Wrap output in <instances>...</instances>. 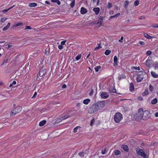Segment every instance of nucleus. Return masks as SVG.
I'll return each mask as SVG.
<instances>
[{
    "instance_id": "6e6552de",
    "label": "nucleus",
    "mask_w": 158,
    "mask_h": 158,
    "mask_svg": "<svg viewBox=\"0 0 158 158\" xmlns=\"http://www.w3.org/2000/svg\"><path fill=\"white\" fill-rule=\"evenodd\" d=\"M95 104L98 109L99 110L105 106L106 104V102L105 101H99Z\"/></svg>"
},
{
    "instance_id": "680f3d73",
    "label": "nucleus",
    "mask_w": 158,
    "mask_h": 158,
    "mask_svg": "<svg viewBox=\"0 0 158 158\" xmlns=\"http://www.w3.org/2000/svg\"><path fill=\"white\" fill-rule=\"evenodd\" d=\"M56 3H57L58 5H60L61 3L60 2L59 0H57L56 1Z\"/></svg>"
},
{
    "instance_id": "2f4dec72",
    "label": "nucleus",
    "mask_w": 158,
    "mask_h": 158,
    "mask_svg": "<svg viewBox=\"0 0 158 158\" xmlns=\"http://www.w3.org/2000/svg\"><path fill=\"white\" fill-rule=\"evenodd\" d=\"M81 54H79L76 57L75 59L77 61L80 59V58H81Z\"/></svg>"
},
{
    "instance_id": "a18cd8bd",
    "label": "nucleus",
    "mask_w": 158,
    "mask_h": 158,
    "mask_svg": "<svg viewBox=\"0 0 158 158\" xmlns=\"http://www.w3.org/2000/svg\"><path fill=\"white\" fill-rule=\"evenodd\" d=\"M94 118H93V119H92L91 120V122H90V126H92L94 123Z\"/></svg>"
},
{
    "instance_id": "20e7f679",
    "label": "nucleus",
    "mask_w": 158,
    "mask_h": 158,
    "mask_svg": "<svg viewBox=\"0 0 158 158\" xmlns=\"http://www.w3.org/2000/svg\"><path fill=\"white\" fill-rule=\"evenodd\" d=\"M22 108L20 106H17L14 108L10 112V115L11 116H14L20 112L22 110Z\"/></svg>"
},
{
    "instance_id": "c85d7f7f",
    "label": "nucleus",
    "mask_w": 158,
    "mask_h": 158,
    "mask_svg": "<svg viewBox=\"0 0 158 158\" xmlns=\"http://www.w3.org/2000/svg\"><path fill=\"white\" fill-rule=\"evenodd\" d=\"M37 6V4L35 2H32L30 3L29 4V6L30 7H35Z\"/></svg>"
},
{
    "instance_id": "0e129e2a",
    "label": "nucleus",
    "mask_w": 158,
    "mask_h": 158,
    "mask_svg": "<svg viewBox=\"0 0 158 158\" xmlns=\"http://www.w3.org/2000/svg\"><path fill=\"white\" fill-rule=\"evenodd\" d=\"M145 19V17L143 16H140L139 18V19Z\"/></svg>"
},
{
    "instance_id": "49530a36",
    "label": "nucleus",
    "mask_w": 158,
    "mask_h": 158,
    "mask_svg": "<svg viewBox=\"0 0 158 158\" xmlns=\"http://www.w3.org/2000/svg\"><path fill=\"white\" fill-rule=\"evenodd\" d=\"M129 3V2L128 1H126L125 2L124 4L125 5V7H126L127 6H128V5Z\"/></svg>"
},
{
    "instance_id": "052dcab7",
    "label": "nucleus",
    "mask_w": 158,
    "mask_h": 158,
    "mask_svg": "<svg viewBox=\"0 0 158 158\" xmlns=\"http://www.w3.org/2000/svg\"><path fill=\"white\" fill-rule=\"evenodd\" d=\"M66 42V41H62L61 42V45H64L65 44V43Z\"/></svg>"
},
{
    "instance_id": "7ed1b4c3",
    "label": "nucleus",
    "mask_w": 158,
    "mask_h": 158,
    "mask_svg": "<svg viewBox=\"0 0 158 158\" xmlns=\"http://www.w3.org/2000/svg\"><path fill=\"white\" fill-rule=\"evenodd\" d=\"M98 110L96 104H93L88 109V113L90 114H93L97 111Z\"/></svg>"
},
{
    "instance_id": "774afa93",
    "label": "nucleus",
    "mask_w": 158,
    "mask_h": 158,
    "mask_svg": "<svg viewBox=\"0 0 158 158\" xmlns=\"http://www.w3.org/2000/svg\"><path fill=\"white\" fill-rule=\"evenodd\" d=\"M114 13V12L112 10V11H111L110 12H109V14L110 15H112V14H113Z\"/></svg>"
},
{
    "instance_id": "aec40b11",
    "label": "nucleus",
    "mask_w": 158,
    "mask_h": 158,
    "mask_svg": "<svg viewBox=\"0 0 158 158\" xmlns=\"http://www.w3.org/2000/svg\"><path fill=\"white\" fill-rule=\"evenodd\" d=\"M118 59L116 56H115L114 58V66H116L117 65Z\"/></svg>"
},
{
    "instance_id": "473e14b6",
    "label": "nucleus",
    "mask_w": 158,
    "mask_h": 158,
    "mask_svg": "<svg viewBox=\"0 0 158 158\" xmlns=\"http://www.w3.org/2000/svg\"><path fill=\"white\" fill-rule=\"evenodd\" d=\"M75 4V0H72V2L70 4V6L71 7H73Z\"/></svg>"
},
{
    "instance_id": "6ab92c4d",
    "label": "nucleus",
    "mask_w": 158,
    "mask_h": 158,
    "mask_svg": "<svg viewBox=\"0 0 158 158\" xmlns=\"http://www.w3.org/2000/svg\"><path fill=\"white\" fill-rule=\"evenodd\" d=\"M129 89L131 92H132L134 89V87L133 84L132 82L130 83Z\"/></svg>"
},
{
    "instance_id": "423d86ee",
    "label": "nucleus",
    "mask_w": 158,
    "mask_h": 158,
    "mask_svg": "<svg viewBox=\"0 0 158 158\" xmlns=\"http://www.w3.org/2000/svg\"><path fill=\"white\" fill-rule=\"evenodd\" d=\"M153 62L152 59V58L151 56H149L147 60L146 61L145 64L147 67L149 69L151 68L152 67V63Z\"/></svg>"
},
{
    "instance_id": "9b49d317",
    "label": "nucleus",
    "mask_w": 158,
    "mask_h": 158,
    "mask_svg": "<svg viewBox=\"0 0 158 158\" xmlns=\"http://www.w3.org/2000/svg\"><path fill=\"white\" fill-rule=\"evenodd\" d=\"M100 96L103 98L106 99L109 97V94L107 92H103L101 93Z\"/></svg>"
},
{
    "instance_id": "72a5a7b5",
    "label": "nucleus",
    "mask_w": 158,
    "mask_h": 158,
    "mask_svg": "<svg viewBox=\"0 0 158 158\" xmlns=\"http://www.w3.org/2000/svg\"><path fill=\"white\" fill-rule=\"evenodd\" d=\"M139 4V0H136V1H135L134 2V5L135 6H136Z\"/></svg>"
},
{
    "instance_id": "f03ea898",
    "label": "nucleus",
    "mask_w": 158,
    "mask_h": 158,
    "mask_svg": "<svg viewBox=\"0 0 158 158\" xmlns=\"http://www.w3.org/2000/svg\"><path fill=\"white\" fill-rule=\"evenodd\" d=\"M123 116L120 112L116 113L114 116V120L115 123H118L123 119Z\"/></svg>"
},
{
    "instance_id": "09e8293b",
    "label": "nucleus",
    "mask_w": 158,
    "mask_h": 158,
    "mask_svg": "<svg viewBox=\"0 0 158 158\" xmlns=\"http://www.w3.org/2000/svg\"><path fill=\"white\" fill-rule=\"evenodd\" d=\"M81 104H82L80 103H77V104L76 105V107H79L80 108L81 107Z\"/></svg>"
},
{
    "instance_id": "3c124183",
    "label": "nucleus",
    "mask_w": 158,
    "mask_h": 158,
    "mask_svg": "<svg viewBox=\"0 0 158 158\" xmlns=\"http://www.w3.org/2000/svg\"><path fill=\"white\" fill-rule=\"evenodd\" d=\"M37 92H35L33 95V96L31 97V98H35L36 96L37 95Z\"/></svg>"
},
{
    "instance_id": "bf43d9fd",
    "label": "nucleus",
    "mask_w": 158,
    "mask_h": 158,
    "mask_svg": "<svg viewBox=\"0 0 158 158\" xmlns=\"http://www.w3.org/2000/svg\"><path fill=\"white\" fill-rule=\"evenodd\" d=\"M120 15V13H117L116 15H114L115 18L119 16Z\"/></svg>"
},
{
    "instance_id": "5fc2aeb1",
    "label": "nucleus",
    "mask_w": 158,
    "mask_h": 158,
    "mask_svg": "<svg viewBox=\"0 0 158 158\" xmlns=\"http://www.w3.org/2000/svg\"><path fill=\"white\" fill-rule=\"evenodd\" d=\"M58 48L60 49H62L63 48V47L61 45H59L58 46Z\"/></svg>"
},
{
    "instance_id": "864d4df0",
    "label": "nucleus",
    "mask_w": 158,
    "mask_h": 158,
    "mask_svg": "<svg viewBox=\"0 0 158 158\" xmlns=\"http://www.w3.org/2000/svg\"><path fill=\"white\" fill-rule=\"evenodd\" d=\"M31 29V27L29 26H26V27L25 29H26V30L27 29Z\"/></svg>"
},
{
    "instance_id": "338daca9",
    "label": "nucleus",
    "mask_w": 158,
    "mask_h": 158,
    "mask_svg": "<svg viewBox=\"0 0 158 158\" xmlns=\"http://www.w3.org/2000/svg\"><path fill=\"white\" fill-rule=\"evenodd\" d=\"M16 82L15 81H13L12 82V85H15L16 84Z\"/></svg>"
},
{
    "instance_id": "4d7b16f0",
    "label": "nucleus",
    "mask_w": 158,
    "mask_h": 158,
    "mask_svg": "<svg viewBox=\"0 0 158 158\" xmlns=\"http://www.w3.org/2000/svg\"><path fill=\"white\" fill-rule=\"evenodd\" d=\"M123 36H122L120 38V39L118 41L119 42H123Z\"/></svg>"
},
{
    "instance_id": "37998d69",
    "label": "nucleus",
    "mask_w": 158,
    "mask_h": 158,
    "mask_svg": "<svg viewBox=\"0 0 158 158\" xmlns=\"http://www.w3.org/2000/svg\"><path fill=\"white\" fill-rule=\"evenodd\" d=\"M108 6V8L109 9H110V8H111V7H112V5L111 3L109 2L108 3V6Z\"/></svg>"
},
{
    "instance_id": "603ef678",
    "label": "nucleus",
    "mask_w": 158,
    "mask_h": 158,
    "mask_svg": "<svg viewBox=\"0 0 158 158\" xmlns=\"http://www.w3.org/2000/svg\"><path fill=\"white\" fill-rule=\"evenodd\" d=\"M138 99L139 101H142L143 100V98L141 96H139L138 97Z\"/></svg>"
},
{
    "instance_id": "de8ad7c7",
    "label": "nucleus",
    "mask_w": 158,
    "mask_h": 158,
    "mask_svg": "<svg viewBox=\"0 0 158 158\" xmlns=\"http://www.w3.org/2000/svg\"><path fill=\"white\" fill-rule=\"evenodd\" d=\"M101 47L100 46V44H98V47H96L95 48L94 50H97L100 48H101Z\"/></svg>"
},
{
    "instance_id": "4be33fe9",
    "label": "nucleus",
    "mask_w": 158,
    "mask_h": 158,
    "mask_svg": "<svg viewBox=\"0 0 158 158\" xmlns=\"http://www.w3.org/2000/svg\"><path fill=\"white\" fill-rule=\"evenodd\" d=\"M8 59L7 58H6L2 61V63L1 64V66L5 65L7 63Z\"/></svg>"
},
{
    "instance_id": "a19ab883",
    "label": "nucleus",
    "mask_w": 158,
    "mask_h": 158,
    "mask_svg": "<svg viewBox=\"0 0 158 158\" xmlns=\"http://www.w3.org/2000/svg\"><path fill=\"white\" fill-rule=\"evenodd\" d=\"M154 89L153 87L151 85H150L149 86V89L150 91H152Z\"/></svg>"
},
{
    "instance_id": "ddd939ff",
    "label": "nucleus",
    "mask_w": 158,
    "mask_h": 158,
    "mask_svg": "<svg viewBox=\"0 0 158 158\" xmlns=\"http://www.w3.org/2000/svg\"><path fill=\"white\" fill-rule=\"evenodd\" d=\"M152 67H153L155 69H158V61H156L152 63Z\"/></svg>"
},
{
    "instance_id": "8fccbe9b",
    "label": "nucleus",
    "mask_w": 158,
    "mask_h": 158,
    "mask_svg": "<svg viewBox=\"0 0 158 158\" xmlns=\"http://www.w3.org/2000/svg\"><path fill=\"white\" fill-rule=\"evenodd\" d=\"M6 20V18H1V22H2L3 23L4 21H5Z\"/></svg>"
},
{
    "instance_id": "f704fd0d",
    "label": "nucleus",
    "mask_w": 158,
    "mask_h": 158,
    "mask_svg": "<svg viewBox=\"0 0 158 158\" xmlns=\"http://www.w3.org/2000/svg\"><path fill=\"white\" fill-rule=\"evenodd\" d=\"M70 116L68 115H66L64 116H62L61 117V118L62 119H64L67 118H68L70 117Z\"/></svg>"
},
{
    "instance_id": "e2e57ef3",
    "label": "nucleus",
    "mask_w": 158,
    "mask_h": 158,
    "mask_svg": "<svg viewBox=\"0 0 158 158\" xmlns=\"http://www.w3.org/2000/svg\"><path fill=\"white\" fill-rule=\"evenodd\" d=\"M9 10V9L8 8V9H5V10H3V11H2V12H4V13H5V12H7Z\"/></svg>"
},
{
    "instance_id": "c03bdc74",
    "label": "nucleus",
    "mask_w": 158,
    "mask_h": 158,
    "mask_svg": "<svg viewBox=\"0 0 158 158\" xmlns=\"http://www.w3.org/2000/svg\"><path fill=\"white\" fill-rule=\"evenodd\" d=\"M152 27L155 28H158V24H155L152 25Z\"/></svg>"
},
{
    "instance_id": "ea45409f",
    "label": "nucleus",
    "mask_w": 158,
    "mask_h": 158,
    "mask_svg": "<svg viewBox=\"0 0 158 158\" xmlns=\"http://www.w3.org/2000/svg\"><path fill=\"white\" fill-rule=\"evenodd\" d=\"M94 93V89H92L89 92V95L90 96H92L93 95Z\"/></svg>"
},
{
    "instance_id": "13d9d810",
    "label": "nucleus",
    "mask_w": 158,
    "mask_h": 158,
    "mask_svg": "<svg viewBox=\"0 0 158 158\" xmlns=\"http://www.w3.org/2000/svg\"><path fill=\"white\" fill-rule=\"evenodd\" d=\"M139 44L141 45H143L144 44V43L143 41H140L139 42Z\"/></svg>"
},
{
    "instance_id": "a878e982",
    "label": "nucleus",
    "mask_w": 158,
    "mask_h": 158,
    "mask_svg": "<svg viewBox=\"0 0 158 158\" xmlns=\"http://www.w3.org/2000/svg\"><path fill=\"white\" fill-rule=\"evenodd\" d=\"M46 121L45 120H43L40 122L39 123V125L40 126H42L44 125L46 123Z\"/></svg>"
},
{
    "instance_id": "6e6d98bb",
    "label": "nucleus",
    "mask_w": 158,
    "mask_h": 158,
    "mask_svg": "<svg viewBox=\"0 0 158 158\" xmlns=\"http://www.w3.org/2000/svg\"><path fill=\"white\" fill-rule=\"evenodd\" d=\"M62 120H63V119H62L61 118H58L57 119L56 121V122L57 123H58L61 122Z\"/></svg>"
},
{
    "instance_id": "bb28decb",
    "label": "nucleus",
    "mask_w": 158,
    "mask_h": 158,
    "mask_svg": "<svg viewBox=\"0 0 158 158\" xmlns=\"http://www.w3.org/2000/svg\"><path fill=\"white\" fill-rule=\"evenodd\" d=\"M10 23H7V25L5 27L3 28V31H6V30H7L10 27Z\"/></svg>"
},
{
    "instance_id": "39448f33",
    "label": "nucleus",
    "mask_w": 158,
    "mask_h": 158,
    "mask_svg": "<svg viewBox=\"0 0 158 158\" xmlns=\"http://www.w3.org/2000/svg\"><path fill=\"white\" fill-rule=\"evenodd\" d=\"M136 151L138 155L144 158L147 157L145 152L143 149L137 148H136Z\"/></svg>"
},
{
    "instance_id": "5701e85b",
    "label": "nucleus",
    "mask_w": 158,
    "mask_h": 158,
    "mask_svg": "<svg viewBox=\"0 0 158 158\" xmlns=\"http://www.w3.org/2000/svg\"><path fill=\"white\" fill-rule=\"evenodd\" d=\"M123 150L126 152H128L129 150L128 147L127 146L123 145L122 147Z\"/></svg>"
},
{
    "instance_id": "412c9836",
    "label": "nucleus",
    "mask_w": 158,
    "mask_h": 158,
    "mask_svg": "<svg viewBox=\"0 0 158 158\" xmlns=\"http://www.w3.org/2000/svg\"><path fill=\"white\" fill-rule=\"evenodd\" d=\"M144 36L146 37V38L148 39H150L152 38H153L154 37L148 35V34L146 33H144Z\"/></svg>"
},
{
    "instance_id": "c9c22d12",
    "label": "nucleus",
    "mask_w": 158,
    "mask_h": 158,
    "mask_svg": "<svg viewBox=\"0 0 158 158\" xmlns=\"http://www.w3.org/2000/svg\"><path fill=\"white\" fill-rule=\"evenodd\" d=\"M111 52V51L109 50H106L105 52V54L106 55H109Z\"/></svg>"
},
{
    "instance_id": "f3484780",
    "label": "nucleus",
    "mask_w": 158,
    "mask_h": 158,
    "mask_svg": "<svg viewBox=\"0 0 158 158\" xmlns=\"http://www.w3.org/2000/svg\"><path fill=\"white\" fill-rule=\"evenodd\" d=\"M91 100L89 98H86L84 99L83 101V103L86 105L88 104L90 102Z\"/></svg>"
},
{
    "instance_id": "393cba45",
    "label": "nucleus",
    "mask_w": 158,
    "mask_h": 158,
    "mask_svg": "<svg viewBox=\"0 0 158 158\" xmlns=\"http://www.w3.org/2000/svg\"><path fill=\"white\" fill-rule=\"evenodd\" d=\"M158 100L156 98H154L151 101V103L152 105H155L157 103Z\"/></svg>"
},
{
    "instance_id": "2eb2a0df",
    "label": "nucleus",
    "mask_w": 158,
    "mask_h": 158,
    "mask_svg": "<svg viewBox=\"0 0 158 158\" xmlns=\"http://www.w3.org/2000/svg\"><path fill=\"white\" fill-rule=\"evenodd\" d=\"M93 11L94 12L96 15H98L99 14L100 11V9L98 7H94L93 9Z\"/></svg>"
},
{
    "instance_id": "4c0bfd02",
    "label": "nucleus",
    "mask_w": 158,
    "mask_h": 158,
    "mask_svg": "<svg viewBox=\"0 0 158 158\" xmlns=\"http://www.w3.org/2000/svg\"><path fill=\"white\" fill-rule=\"evenodd\" d=\"M116 91V90L115 88L109 90V91L110 93H115Z\"/></svg>"
},
{
    "instance_id": "f8f14e48",
    "label": "nucleus",
    "mask_w": 158,
    "mask_h": 158,
    "mask_svg": "<svg viewBox=\"0 0 158 158\" xmlns=\"http://www.w3.org/2000/svg\"><path fill=\"white\" fill-rule=\"evenodd\" d=\"M103 19L104 18L102 16H100L99 17L98 23L99 24L100 26L102 25V23L103 21Z\"/></svg>"
},
{
    "instance_id": "69168bd1",
    "label": "nucleus",
    "mask_w": 158,
    "mask_h": 158,
    "mask_svg": "<svg viewBox=\"0 0 158 158\" xmlns=\"http://www.w3.org/2000/svg\"><path fill=\"white\" fill-rule=\"evenodd\" d=\"M66 87V85L65 84H64L62 85V88H65Z\"/></svg>"
},
{
    "instance_id": "a211bd4d",
    "label": "nucleus",
    "mask_w": 158,
    "mask_h": 158,
    "mask_svg": "<svg viewBox=\"0 0 158 158\" xmlns=\"http://www.w3.org/2000/svg\"><path fill=\"white\" fill-rule=\"evenodd\" d=\"M151 74L152 77L154 78H157L158 77V74L156 73L153 71L151 72Z\"/></svg>"
},
{
    "instance_id": "1a4fd4ad",
    "label": "nucleus",
    "mask_w": 158,
    "mask_h": 158,
    "mask_svg": "<svg viewBox=\"0 0 158 158\" xmlns=\"http://www.w3.org/2000/svg\"><path fill=\"white\" fill-rule=\"evenodd\" d=\"M150 112L148 110H145L143 111L142 113V116L143 120H146L149 118L150 117Z\"/></svg>"
},
{
    "instance_id": "f257e3e1",
    "label": "nucleus",
    "mask_w": 158,
    "mask_h": 158,
    "mask_svg": "<svg viewBox=\"0 0 158 158\" xmlns=\"http://www.w3.org/2000/svg\"><path fill=\"white\" fill-rule=\"evenodd\" d=\"M143 111V109L142 108H139L138 110V112L134 115V118L136 120H143V117H142Z\"/></svg>"
},
{
    "instance_id": "cd10ccee",
    "label": "nucleus",
    "mask_w": 158,
    "mask_h": 158,
    "mask_svg": "<svg viewBox=\"0 0 158 158\" xmlns=\"http://www.w3.org/2000/svg\"><path fill=\"white\" fill-rule=\"evenodd\" d=\"M121 152L120 151L118 150H116L114 151V154L116 155H118L120 154Z\"/></svg>"
},
{
    "instance_id": "0eeeda50",
    "label": "nucleus",
    "mask_w": 158,
    "mask_h": 158,
    "mask_svg": "<svg viewBox=\"0 0 158 158\" xmlns=\"http://www.w3.org/2000/svg\"><path fill=\"white\" fill-rule=\"evenodd\" d=\"M144 78L143 75V71H140L138 73L136 78L137 82H141Z\"/></svg>"
},
{
    "instance_id": "4468645a",
    "label": "nucleus",
    "mask_w": 158,
    "mask_h": 158,
    "mask_svg": "<svg viewBox=\"0 0 158 158\" xmlns=\"http://www.w3.org/2000/svg\"><path fill=\"white\" fill-rule=\"evenodd\" d=\"M87 12L86 9L85 7H82L81 8L80 12L81 14L83 15Z\"/></svg>"
},
{
    "instance_id": "dca6fc26",
    "label": "nucleus",
    "mask_w": 158,
    "mask_h": 158,
    "mask_svg": "<svg viewBox=\"0 0 158 158\" xmlns=\"http://www.w3.org/2000/svg\"><path fill=\"white\" fill-rule=\"evenodd\" d=\"M118 78L119 81H120L122 79L126 78V76L124 74H121L120 75H119Z\"/></svg>"
},
{
    "instance_id": "58836bf2",
    "label": "nucleus",
    "mask_w": 158,
    "mask_h": 158,
    "mask_svg": "<svg viewBox=\"0 0 158 158\" xmlns=\"http://www.w3.org/2000/svg\"><path fill=\"white\" fill-rule=\"evenodd\" d=\"M152 51H147L146 52V54L147 56H150L152 54Z\"/></svg>"
},
{
    "instance_id": "c756f323",
    "label": "nucleus",
    "mask_w": 158,
    "mask_h": 158,
    "mask_svg": "<svg viewBox=\"0 0 158 158\" xmlns=\"http://www.w3.org/2000/svg\"><path fill=\"white\" fill-rule=\"evenodd\" d=\"M107 152V148H105L104 149L102 150L101 151L102 154L103 155L105 154Z\"/></svg>"
},
{
    "instance_id": "b1692460",
    "label": "nucleus",
    "mask_w": 158,
    "mask_h": 158,
    "mask_svg": "<svg viewBox=\"0 0 158 158\" xmlns=\"http://www.w3.org/2000/svg\"><path fill=\"white\" fill-rule=\"evenodd\" d=\"M149 94L148 91V89H145V91L143 92L142 94V95L143 96H144L147 95H148Z\"/></svg>"
},
{
    "instance_id": "e433bc0d",
    "label": "nucleus",
    "mask_w": 158,
    "mask_h": 158,
    "mask_svg": "<svg viewBox=\"0 0 158 158\" xmlns=\"http://www.w3.org/2000/svg\"><path fill=\"white\" fill-rule=\"evenodd\" d=\"M101 68V66H98L95 68V70L96 72H98Z\"/></svg>"
},
{
    "instance_id": "7c9ffc66",
    "label": "nucleus",
    "mask_w": 158,
    "mask_h": 158,
    "mask_svg": "<svg viewBox=\"0 0 158 158\" xmlns=\"http://www.w3.org/2000/svg\"><path fill=\"white\" fill-rule=\"evenodd\" d=\"M22 24H23V23H16V24L14 25H13V28L19 26H20Z\"/></svg>"
},
{
    "instance_id": "9d476101",
    "label": "nucleus",
    "mask_w": 158,
    "mask_h": 158,
    "mask_svg": "<svg viewBox=\"0 0 158 158\" xmlns=\"http://www.w3.org/2000/svg\"><path fill=\"white\" fill-rule=\"evenodd\" d=\"M40 69L39 72V76L40 77L43 76L45 73L46 72V69L43 67H40Z\"/></svg>"
},
{
    "instance_id": "79ce46f5",
    "label": "nucleus",
    "mask_w": 158,
    "mask_h": 158,
    "mask_svg": "<svg viewBox=\"0 0 158 158\" xmlns=\"http://www.w3.org/2000/svg\"><path fill=\"white\" fill-rule=\"evenodd\" d=\"M78 127L80 128L81 127L79 126H77L76 127H75L73 129V132L74 133H76L77 132V130H78Z\"/></svg>"
}]
</instances>
